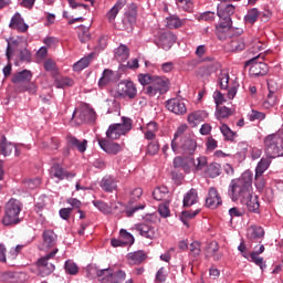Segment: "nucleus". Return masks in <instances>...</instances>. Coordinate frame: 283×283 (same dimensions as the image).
I'll return each instance as SVG.
<instances>
[{"mask_svg":"<svg viewBox=\"0 0 283 283\" xmlns=\"http://www.w3.org/2000/svg\"><path fill=\"white\" fill-rule=\"evenodd\" d=\"M268 87L270 93L268 94L266 99L263 102V107H265V109H270V107H275V105H277V95H275V92L271 90V82L268 83Z\"/></svg>","mask_w":283,"mask_h":283,"instance_id":"nucleus-36","label":"nucleus"},{"mask_svg":"<svg viewBox=\"0 0 283 283\" xmlns=\"http://www.w3.org/2000/svg\"><path fill=\"white\" fill-rule=\"evenodd\" d=\"M222 205V197L218 192V189L211 187L208 190V196L206 198V207L209 209H218Z\"/></svg>","mask_w":283,"mask_h":283,"instance_id":"nucleus-18","label":"nucleus"},{"mask_svg":"<svg viewBox=\"0 0 283 283\" xmlns=\"http://www.w3.org/2000/svg\"><path fill=\"white\" fill-rule=\"evenodd\" d=\"M127 258L130 260V262H133V264H140L145 258H147V254H145L143 250H139L128 253Z\"/></svg>","mask_w":283,"mask_h":283,"instance_id":"nucleus-41","label":"nucleus"},{"mask_svg":"<svg viewBox=\"0 0 283 283\" xmlns=\"http://www.w3.org/2000/svg\"><path fill=\"white\" fill-rule=\"evenodd\" d=\"M156 77V75H151V74H139L138 75V81L140 83V85H151L154 83V78Z\"/></svg>","mask_w":283,"mask_h":283,"instance_id":"nucleus-57","label":"nucleus"},{"mask_svg":"<svg viewBox=\"0 0 283 283\" xmlns=\"http://www.w3.org/2000/svg\"><path fill=\"white\" fill-rule=\"evenodd\" d=\"M220 169L221 166L220 164H211L208 169H207V174L210 178H218V176H220Z\"/></svg>","mask_w":283,"mask_h":283,"instance_id":"nucleus-55","label":"nucleus"},{"mask_svg":"<svg viewBox=\"0 0 283 283\" xmlns=\"http://www.w3.org/2000/svg\"><path fill=\"white\" fill-rule=\"evenodd\" d=\"M219 85L221 90H229V72L221 71L219 74Z\"/></svg>","mask_w":283,"mask_h":283,"instance_id":"nucleus-52","label":"nucleus"},{"mask_svg":"<svg viewBox=\"0 0 283 283\" xmlns=\"http://www.w3.org/2000/svg\"><path fill=\"white\" fill-rule=\"evenodd\" d=\"M57 252H59V249H55L49 254L39 259L38 272L40 277H48V275H51L52 273H54L55 266L54 264L50 263V260H52V258H54V255H56Z\"/></svg>","mask_w":283,"mask_h":283,"instance_id":"nucleus-8","label":"nucleus"},{"mask_svg":"<svg viewBox=\"0 0 283 283\" xmlns=\"http://www.w3.org/2000/svg\"><path fill=\"white\" fill-rule=\"evenodd\" d=\"M228 45L230 52H242L247 48V42L244 38H233Z\"/></svg>","mask_w":283,"mask_h":283,"instance_id":"nucleus-33","label":"nucleus"},{"mask_svg":"<svg viewBox=\"0 0 283 283\" xmlns=\"http://www.w3.org/2000/svg\"><path fill=\"white\" fill-rule=\"evenodd\" d=\"M18 90L19 92H29V94H36V84L32 82H28L24 85H20Z\"/></svg>","mask_w":283,"mask_h":283,"instance_id":"nucleus-58","label":"nucleus"},{"mask_svg":"<svg viewBox=\"0 0 283 283\" xmlns=\"http://www.w3.org/2000/svg\"><path fill=\"white\" fill-rule=\"evenodd\" d=\"M32 81V71L23 70L12 77V83H30Z\"/></svg>","mask_w":283,"mask_h":283,"instance_id":"nucleus-31","label":"nucleus"},{"mask_svg":"<svg viewBox=\"0 0 283 283\" xmlns=\"http://www.w3.org/2000/svg\"><path fill=\"white\" fill-rule=\"evenodd\" d=\"M138 96V88L133 81L123 80L117 84L116 98L134 101Z\"/></svg>","mask_w":283,"mask_h":283,"instance_id":"nucleus-6","label":"nucleus"},{"mask_svg":"<svg viewBox=\"0 0 283 283\" xmlns=\"http://www.w3.org/2000/svg\"><path fill=\"white\" fill-rule=\"evenodd\" d=\"M166 107L169 112H172V114H176L177 116L187 114V105L185 104V101L178 97L168 99L166 102Z\"/></svg>","mask_w":283,"mask_h":283,"instance_id":"nucleus-14","label":"nucleus"},{"mask_svg":"<svg viewBox=\"0 0 283 283\" xmlns=\"http://www.w3.org/2000/svg\"><path fill=\"white\" fill-rule=\"evenodd\" d=\"M14 149H17V146L14 144L8 142V139L4 137V140H2V144H0L1 154L4 156H10V154H12V151H14Z\"/></svg>","mask_w":283,"mask_h":283,"instance_id":"nucleus-43","label":"nucleus"},{"mask_svg":"<svg viewBox=\"0 0 283 283\" xmlns=\"http://www.w3.org/2000/svg\"><path fill=\"white\" fill-rule=\"evenodd\" d=\"M93 205H94V207H96V209H98V211H101L105 216H109V213H112V207H109V205L105 203V201L95 200V201H93Z\"/></svg>","mask_w":283,"mask_h":283,"instance_id":"nucleus-48","label":"nucleus"},{"mask_svg":"<svg viewBox=\"0 0 283 283\" xmlns=\"http://www.w3.org/2000/svg\"><path fill=\"white\" fill-rule=\"evenodd\" d=\"M233 14H235V6L224 2H220L217 6V15L220 19V22L232 23L231 17H233Z\"/></svg>","mask_w":283,"mask_h":283,"instance_id":"nucleus-11","label":"nucleus"},{"mask_svg":"<svg viewBox=\"0 0 283 283\" xmlns=\"http://www.w3.org/2000/svg\"><path fill=\"white\" fill-rule=\"evenodd\" d=\"M169 92V80L167 77L156 76L153 84L146 87L147 96L154 97L156 94H167Z\"/></svg>","mask_w":283,"mask_h":283,"instance_id":"nucleus-7","label":"nucleus"},{"mask_svg":"<svg viewBox=\"0 0 283 283\" xmlns=\"http://www.w3.org/2000/svg\"><path fill=\"white\" fill-rule=\"evenodd\" d=\"M54 85L57 90H65V87H72L74 85V80L70 77H56Z\"/></svg>","mask_w":283,"mask_h":283,"instance_id":"nucleus-39","label":"nucleus"},{"mask_svg":"<svg viewBox=\"0 0 283 283\" xmlns=\"http://www.w3.org/2000/svg\"><path fill=\"white\" fill-rule=\"evenodd\" d=\"M77 36L81 43H87V41L91 39L90 30L87 28H82Z\"/></svg>","mask_w":283,"mask_h":283,"instance_id":"nucleus-63","label":"nucleus"},{"mask_svg":"<svg viewBox=\"0 0 283 283\" xmlns=\"http://www.w3.org/2000/svg\"><path fill=\"white\" fill-rule=\"evenodd\" d=\"M167 269L160 268L156 273V282L163 283L167 281Z\"/></svg>","mask_w":283,"mask_h":283,"instance_id":"nucleus-64","label":"nucleus"},{"mask_svg":"<svg viewBox=\"0 0 283 283\" xmlns=\"http://www.w3.org/2000/svg\"><path fill=\"white\" fill-rule=\"evenodd\" d=\"M9 28H11V30H18V32H28V28L30 27L23 20V17H21V13H15L11 18Z\"/></svg>","mask_w":283,"mask_h":283,"instance_id":"nucleus-25","label":"nucleus"},{"mask_svg":"<svg viewBox=\"0 0 283 283\" xmlns=\"http://www.w3.org/2000/svg\"><path fill=\"white\" fill-rule=\"evenodd\" d=\"M196 149H198V142L189 136H184L178 142V151L185 156H193Z\"/></svg>","mask_w":283,"mask_h":283,"instance_id":"nucleus-9","label":"nucleus"},{"mask_svg":"<svg viewBox=\"0 0 283 283\" xmlns=\"http://www.w3.org/2000/svg\"><path fill=\"white\" fill-rule=\"evenodd\" d=\"M260 17V11L258 8L250 9L248 13L244 15L245 23H250V25H253L255 21H258V18Z\"/></svg>","mask_w":283,"mask_h":283,"instance_id":"nucleus-44","label":"nucleus"},{"mask_svg":"<svg viewBox=\"0 0 283 283\" xmlns=\"http://www.w3.org/2000/svg\"><path fill=\"white\" fill-rule=\"evenodd\" d=\"M41 187V178L35 177L33 179H25L22 182V191L28 193V191H34V189H39Z\"/></svg>","mask_w":283,"mask_h":283,"instance_id":"nucleus-29","label":"nucleus"},{"mask_svg":"<svg viewBox=\"0 0 283 283\" xmlns=\"http://www.w3.org/2000/svg\"><path fill=\"white\" fill-rule=\"evenodd\" d=\"M261 54L252 57L248 62H245V65L250 66V75L251 76H265V74L269 73V65L264 62H255L258 59H260Z\"/></svg>","mask_w":283,"mask_h":283,"instance_id":"nucleus-12","label":"nucleus"},{"mask_svg":"<svg viewBox=\"0 0 283 283\" xmlns=\"http://www.w3.org/2000/svg\"><path fill=\"white\" fill-rule=\"evenodd\" d=\"M115 59H117V61H120L122 63L129 59V49L127 48V45L120 44L115 50Z\"/></svg>","mask_w":283,"mask_h":283,"instance_id":"nucleus-37","label":"nucleus"},{"mask_svg":"<svg viewBox=\"0 0 283 283\" xmlns=\"http://www.w3.org/2000/svg\"><path fill=\"white\" fill-rule=\"evenodd\" d=\"M182 23H185V21L180 20L178 17L172 15L167 19V28L170 30L182 28Z\"/></svg>","mask_w":283,"mask_h":283,"instance_id":"nucleus-50","label":"nucleus"},{"mask_svg":"<svg viewBox=\"0 0 283 283\" xmlns=\"http://www.w3.org/2000/svg\"><path fill=\"white\" fill-rule=\"evenodd\" d=\"M197 19H198V21H208V22L214 21L216 12H213V11L202 12L197 17Z\"/></svg>","mask_w":283,"mask_h":283,"instance_id":"nucleus-59","label":"nucleus"},{"mask_svg":"<svg viewBox=\"0 0 283 283\" xmlns=\"http://www.w3.org/2000/svg\"><path fill=\"white\" fill-rule=\"evenodd\" d=\"M122 8H123V1L118 0L115 3V6L107 12L106 18L108 19L109 23H114Z\"/></svg>","mask_w":283,"mask_h":283,"instance_id":"nucleus-40","label":"nucleus"},{"mask_svg":"<svg viewBox=\"0 0 283 283\" xmlns=\"http://www.w3.org/2000/svg\"><path fill=\"white\" fill-rule=\"evenodd\" d=\"M134 231H137L142 238L147 240H156V228L147 223H138L134 226Z\"/></svg>","mask_w":283,"mask_h":283,"instance_id":"nucleus-17","label":"nucleus"},{"mask_svg":"<svg viewBox=\"0 0 283 283\" xmlns=\"http://www.w3.org/2000/svg\"><path fill=\"white\" fill-rule=\"evenodd\" d=\"M220 250L218 242H211L206 250V258H213L216 253Z\"/></svg>","mask_w":283,"mask_h":283,"instance_id":"nucleus-61","label":"nucleus"},{"mask_svg":"<svg viewBox=\"0 0 283 283\" xmlns=\"http://www.w3.org/2000/svg\"><path fill=\"white\" fill-rule=\"evenodd\" d=\"M42 251H48V249L56 247V240H59V237L53 230H44L42 233Z\"/></svg>","mask_w":283,"mask_h":283,"instance_id":"nucleus-20","label":"nucleus"},{"mask_svg":"<svg viewBox=\"0 0 283 283\" xmlns=\"http://www.w3.org/2000/svg\"><path fill=\"white\" fill-rule=\"evenodd\" d=\"M92 57H93V55L90 54L85 57H82L80 61H77L73 65L74 72H82V70H85V67H90V63H92Z\"/></svg>","mask_w":283,"mask_h":283,"instance_id":"nucleus-38","label":"nucleus"},{"mask_svg":"<svg viewBox=\"0 0 283 283\" xmlns=\"http://www.w3.org/2000/svg\"><path fill=\"white\" fill-rule=\"evenodd\" d=\"M64 271L67 275H78V265L74 261L67 260L64 264Z\"/></svg>","mask_w":283,"mask_h":283,"instance_id":"nucleus-45","label":"nucleus"},{"mask_svg":"<svg viewBox=\"0 0 283 283\" xmlns=\"http://www.w3.org/2000/svg\"><path fill=\"white\" fill-rule=\"evenodd\" d=\"M283 136L282 130L270 134L264 138L265 155L268 158H280L283 156Z\"/></svg>","mask_w":283,"mask_h":283,"instance_id":"nucleus-3","label":"nucleus"},{"mask_svg":"<svg viewBox=\"0 0 283 283\" xmlns=\"http://www.w3.org/2000/svg\"><path fill=\"white\" fill-rule=\"evenodd\" d=\"M216 35L219 41H227L233 36V28H231V22H219L216 27Z\"/></svg>","mask_w":283,"mask_h":283,"instance_id":"nucleus-16","label":"nucleus"},{"mask_svg":"<svg viewBox=\"0 0 283 283\" xmlns=\"http://www.w3.org/2000/svg\"><path fill=\"white\" fill-rule=\"evenodd\" d=\"M192 163H193V157L177 156L174 159V167L175 169H182L185 174H191Z\"/></svg>","mask_w":283,"mask_h":283,"instance_id":"nucleus-21","label":"nucleus"},{"mask_svg":"<svg viewBox=\"0 0 283 283\" xmlns=\"http://www.w3.org/2000/svg\"><path fill=\"white\" fill-rule=\"evenodd\" d=\"M242 205H245L248 211L252 213H259L260 211V201L258 200V195L250 193L245 199L241 200Z\"/></svg>","mask_w":283,"mask_h":283,"instance_id":"nucleus-26","label":"nucleus"},{"mask_svg":"<svg viewBox=\"0 0 283 283\" xmlns=\"http://www.w3.org/2000/svg\"><path fill=\"white\" fill-rule=\"evenodd\" d=\"M158 151H160V144L158 143V140L150 142L147 146V151H146L148 156H156Z\"/></svg>","mask_w":283,"mask_h":283,"instance_id":"nucleus-56","label":"nucleus"},{"mask_svg":"<svg viewBox=\"0 0 283 283\" xmlns=\"http://www.w3.org/2000/svg\"><path fill=\"white\" fill-rule=\"evenodd\" d=\"M189 251H190L189 252L190 258H193V260H198V258L202 255V249H201L200 242L193 241L192 243H190Z\"/></svg>","mask_w":283,"mask_h":283,"instance_id":"nucleus-42","label":"nucleus"},{"mask_svg":"<svg viewBox=\"0 0 283 283\" xmlns=\"http://www.w3.org/2000/svg\"><path fill=\"white\" fill-rule=\"evenodd\" d=\"M208 116H209V114H207V112H205V111H196L188 115V123L192 127H197L198 124L202 123V120H205V118H207Z\"/></svg>","mask_w":283,"mask_h":283,"instance_id":"nucleus-28","label":"nucleus"},{"mask_svg":"<svg viewBox=\"0 0 283 283\" xmlns=\"http://www.w3.org/2000/svg\"><path fill=\"white\" fill-rule=\"evenodd\" d=\"M76 114H78L81 123H94L96 120V112L92 108L75 109L73 112V118H76Z\"/></svg>","mask_w":283,"mask_h":283,"instance_id":"nucleus-22","label":"nucleus"},{"mask_svg":"<svg viewBox=\"0 0 283 283\" xmlns=\"http://www.w3.org/2000/svg\"><path fill=\"white\" fill-rule=\"evenodd\" d=\"M187 129V126H179L176 130V133L174 134V138L171 140V150L174 151V154H178V140H180V138H185V136H182L185 134V130Z\"/></svg>","mask_w":283,"mask_h":283,"instance_id":"nucleus-34","label":"nucleus"},{"mask_svg":"<svg viewBox=\"0 0 283 283\" xmlns=\"http://www.w3.org/2000/svg\"><path fill=\"white\" fill-rule=\"evenodd\" d=\"M116 81V72L109 70V69H105L102 77L98 80V86L99 87H105V85H107V83H112Z\"/></svg>","mask_w":283,"mask_h":283,"instance_id":"nucleus-30","label":"nucleus"},{"mask_svg":"<svg viewBox=\"0 0 283 283\" xmlns=\"http://www.w3.org/2000/svg\"><path fill=\"white\" fill-rule=\"evenodd\" d=\"M273 158H261V160L258 163L256 168H255V186L258 187V189H264V179L262 178V175L264 174V171H266V169H269V167H271V160Z\"/></svg>","mask_w":283,"mask_h":283,"instance_id":"nucleus-13","label":"nucleus"},{"mask_svg":"<svg viewBox=\"0 0 283 283\" xmlns=\"http://www.w3.org/2000/svg\"><path fill=\"white\" fill-rule=\"evenodd\" d=\"M98 145L103 151L106 154H111L112 156H116V154H119V151H123V146H120L118 143H108L106 139H99Z\"/></svg>","mask_w":283,"mask_h":283,"instance_id":"nucleus-23","label":"nucleus"},{"mask_svg":"<svg viewBox=\"0 0 283 283\" xmlns=\"http://www.w3.org/2000/svg\"><path fill=\"white\" fill-rule=\"evenodd\" d=\"M119 238H120V240L124 241L125 247H127V245L132 247V244H134V242H135L134 235L132 233L127 232V230H125V229H122L119 231Z\"/></svg>","mask_w":283,"mask_h":283,"instance_id":"nucleus-47","label":"nucleus"},{"mask_svg":"<svg viewBox=\"0 0 283 283\" xmlns=\"http://www.w3.org/2000/svg\"><path fill=\"white\" fill-rule=\"evenodd\" d=\"M101 189L106 193H114L118 189V179L114 176L106 175L99 182Z\"/></svg>","mask_w":283,"mask_h":283,"instance_id":"nucleus-19","label":"nucleus"},{"mask_svg":"<svg viewBox=\"0 0 283 283\" xmlns=\"http://www.w3.org/2000/svg\"><path fill=\"white\" fill-rule=\"evenodd\" d=\"M143 197V188H134L129 191V205L140 200Z\"/></svg>","mask_w":283,"mask_h":283,"instance_id":"nucleus-51","label":"nucleus"},{"mask_svg":"<svg viewBox=\"0 0 283 283\" xmlns=\"http://www.w3.org/2000/svg\"><path fill=\"white\" fill-rule=\"evenodd\" d=\"M158 48L163 50H171L174 43H176V36L174 33L167 31L159 34L158 39L155 41Z\"/></svg>","mask_w":283,"mask_h":283,"instance_id":"nucleus-15","label":"nucleus"},{"mask_svg":"<svg viewBox=\"0 0 283 283\" xmlns=\"http://www.w3.org/2000/svg\"><path fill=\"white\" fill-rule=\"evenodd\" d=\"M196 203H198V191L190 189L184 197V207H193Z\"/></svg>","mask_w":283,"mask_h":283,"instance_id":"nucleus-35","label":"nucleus"},{"mask_svg":"<svg viewBox=\"0 0 283 283\" xmlns=\"http://www.w3.org/2000/svg\"><path fill=\"white\" fill-rule=\"evenodd\" d=\"M192 167H193L195 171H202V169H205V167H207V157L199 156L197 158V160L193 159Z\"/></svg>","mask_w":283,"mask_h":283,"instance_id":"nucleus-49","label":"nucleus"},{"mask_svg":"<svg viewBox=\"0 0 283 283\" xmlns=\"http://www.w3.org/2000/svg\"><path fill=\"white\" fill-rule=\"evenodd\" d=\"M220 132L224 136L226 140H233L235 138V133L231 130L227 124H222Z\"/></svg>","mask_w":283,"mask_h":283,"instance_id":"nucleus-54","label":"nucleus"},{"mask_svg":"<svg viewBox=\"0 0 283 283\" xmlns=\"http://www.w3.org/2000/svg\"><path fill=\"white\" fill-rule=\"evenodd\" d=\"M91 271L99 277L102 283H123L127 277V274L123 270L112 272V269L98 270L96 268H91Z\"/></svg>","mask_w":283,"mask_h":283,"instance_id":"nucleus-5","label":"nucleus"},{"mask_svg":"<svg viewBox=\"0 0 283 283\" xmlns=\"http://www.w3.org/2000/svg\"><path fill=\"white\" fill-rule=\"evenodd\" d=\"M249 120H264L266 118V115L262 112H258L255 109H252L251 114L248 115Z\"/></svg>","mask_w":283,"mask_h":283,"instance_id":"nucleus-62","label":"nucleus"},{"mask_svg":"<svg viewBox=\"0 0 283 283\" xmlns=\"http://www.w3.org/2000/svg\"><path fill=\"white\" fill-rule=\"evenodd\" d=\"M253 185V172L251 170H245L240 178L231 180L228 189V196L233 202L237 200H247L252 193Z\"/></svg>","mask_w":283,"mask_h":283,"instance_id":"nucleus-1","label":"nucleus"},{"mask_svg":"<svg viewBox=\"0 0 283 283\" xmlns=\"http://www.w3.org/2000/svg\"><path fill=\"white\" fill-rule=\"evenodd\" d=\"M200 213V210L195 211H184L180 216V220L185 227L189 228V220L197 217V214Z\"/></svg>","mask_w":283,"mask_h":283,"instance_id":"nucleus-46","label":"nucleus"},{"mask_svg":"<svg viewBox=\"0 0 283 283\" xmlns=\"http://www.w3.org/2000/svg\"><path fill=\"white\" fill-rule=\"evenodd\" d=\"M23 210V205L17 199H10L4 207V216L2 217V224L4 227H14L21 223L19 216Z\"/></svg>","mask_w":283,"mask_h":283,"instance_id":"nucleus-2","label":"nucleus"},{"mask_svg":"<svg viewBox=\"0 0 283 283\" xmlns=\"http://www.w3.org/2000/svg\"><path fill=\"white\" fill-rule=\"evenodd\" d=\"M264 251V245H260L259 250L252 251L250 253V262H253L256 266H260L261 271L266 269V261H264V258L260 256Z\"/></svg>","mask_w":283,"mask_h":283,"instance_id":"nucleus-24","label":"nucleus"},{"mask_svg":"<svg viewBox=\"0 0 283 283\" xmlns=\"http://www.w3.org/2000/svg\"><path fill=\"white\" fill-rule=\"evenodd\" d=\"M158 212L161 218H169L170 211H169V200L165 201L164 203H160L158 207Z\"/></svg>","mask_w":283,"mask_h":283,"instance_id":"nucleus-60","label":"nucleus"},{"mask_svg":"<svg viewBox=\"0 0 283 283\" xmlns=\"http://www.w3.org/2000/svg\"><path fill=\"white\" fill-rule=\"evenodd\" d=\"M153 197L155 198V200H164L165 202H167V200H169V188H167L166 186H159L155 188V190L153 191Z\"/></svg>","mask_w":283,"mask_h":283,"instance_id":"nucleus-32","label":"nucleus"},{"mask_svg":"<svg viewBox=\"0 0 283 283\" xmlns=\"http://www.w3.org/2000/svg\"><path fill=\"white\" fill-rule=\"evenodd\" d=\"M67 145L69 147H71V149H77L80 154H85V151L87 150V139L81 142L74 136H69Z\"/></svg>","mask_w":283,"mask_h":283,"instance_id":"nucleus-27","label":"nucleus"},{"mask_svg":"<svg viewBox=\"0 0 283 283\" xmlns=\"http://www.w3.org/2000/svg\"><path fill=\"white\" fill-rule=\"evenodd\" d=\"M132 118L122 117V123L112 124L106 130V138L109 140H118L120 136H126L128 132H132Z\"/></svg>","mask_w":283,"mask_h":283,"instance_id":"nucleus-4","label":"nucleus"},{"mask_svg":"<svg viewBox=\"0 0 283 283\" xmlns=\"http://www.w3.org/2000/svg\"><path fill=\"white\" fill-rule=\"evenodd\" d=\"M229 116H231V109L229 107L222 106L220 108H217L216 118L218 120H222L224 118H229Z\"/></svg>","mask_w":283,"mask_h":283,"instance_id":"nucleus-53","label":"nucleus"},{"mask_svg":"<svg viewBox=\"0 0 283 283\" xmlns=\"http://www.w3.org/2000/svg\"><path fill=\"white\" fill-rule=\"evenodd\" d=\"M75 176L76 174L67 171L61 164H53L50 168V178L56 180V182H61V180H70Z\"/></svg>","mask_w":283,"mask_h":283,"instance_id":"nucleus-10","label":"nucleus"}]
</instances>
